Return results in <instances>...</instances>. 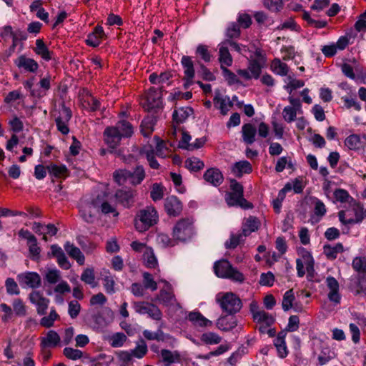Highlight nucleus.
Wrapping results in <instances>:
<instances>
[{"mask_svg": "<svg viewBox=\"0 0 366 366\" xmlns=\"http://www.w3.org/2000/svg\"><path fill=\"white\" fill-rule=\"evenodd\" d=\"M255 55L256 58L249 59L247 68L237 69V74L232 72L227 67L221 69L222 76L229 85H242V81L259 78L265 60L259 51H257Z\"/></svg>", "mask_w": 366, "mask_h": 366, "instance_id": "obj_1", "label": "nucleus"}, {"mask_svg": "<svg viewBox=\"0 0 366 366\" xmlns=\"http://www.w3.org/2000/svg\"><path fill=\"white\" fill-rule=\"evenodd\" d=\"M133 134V128L131 124L127 121H119L115 127L106 128L104 132V137L106 144L114 149L119 144L122 137H131Z\"/></svg>", "mask_w": 366, "mask_h": 366, "instance_id": "obj_2", "label": "nucleus"}, {"mask_svg": "<svg viewBox=\"0 0 366 366\" xmlns=\"http://www.w3.org/2000/svg\"><path fill=\"white\" fill-rule=\"evenodd\" d=\"M298 258L296 259L297 275L302 277L306 273L307 278L311 280L315 276L314 259L311 253L303 247L297 249Z\"/></svg>", "mask_w": 366, "mask_h": 366, "instance_id": "obj_3", "label": "nucleus"}, {"mask_svg": "<svg viewBox=\"0 0 366 366\" xmlns=\"http://www.w3.org/2000/svg\"><path fill=\"white\" fill-rule=\"evenodd\" d=\"M158 221L157 212L154 207H149L141 209L134 218V227L139 232L148 230Z\"/></svg>", "mask_w": 366, "mask_h": 366, "instance_id": "obj_4", "label": "nucleus"}, {"mask_svg": "<svg viewBox=\"0 0 366 366\" xmlns=\"http://www.w3.org/2000/svg\"><path fill=\"white\" fill-rule=\"evenodd\" d=\"M215 300L222 310L229 315L238 312L242 307L241 300L233 292H219Z\"/></svg>", "mask_w": 366, "mask_h": 366, "instance_id": "obj_5", "label": "nucleus"}, {"mask_svg": "<svg viewBox=\"0 0 366 366\" xmlns=\"http://www.w3.org/2000/svg\"><path fill=\"white\" fill-rule=\"evenodd\" d=\"M214 270L215 274L221 278H227L238 282H242L244 280V274L234 268L229 262L225 259L216 262Z\"/></svg>", "mask_w": 366, "mask_h": 366, "instance_id": "obj_6", "label": "nucleus"}, {"mask_svg": "<svg viewBox=\"0 0 366 366\" xmlns=\"http://www.w3.org/2000/svg\"><path fill=\"white\" fill-rule=\"evenodd\" d=\"M194 234L193 222L189 218H183L177 222L172 229V236L177 242H186Z\"/></svg>", "mask_w": 366, "mask_h": 366, "instance_id": "obj_7", "label": "nucleus"}, {"mask_svg": "<svg viewBox=\"0 0 366 366\" xmlns=\"http://www.w3.org/2000/svg\"><path fill=\"white\" fill-rule=\"evenodd\" d=\"M134 311L142 315H147L148 317L159 321L162 318V312L154 304L145 301L134 302L133 303Z\"/></svg>", "mask_w": 366, "mask_h": 366, "instance_id": "obj_8", "label": "nucleus"}, {"mask_svg": "<svg viewBox=\"0 0 366 366\" xmlns=\"http://www.w3.org/2000/svg\"><path fill=\"white\" fill-rule=\"evenodd\" d=\"M140 104L147 111L160 108L162 106L161 92L154 87L150 88L142 98Z\"/></svg>", "mask_w": 366, "mask_h": 366, "instance_id": "obj_9", "label": "nucleus"}, {"mask_svg": "<svg viewBox=\"0 0 366 366\" xmlns=\"http://www.w3.org/2000/svg\"><path fill=\"white\" fill-rule=\"evenodd\" d=\"M164 282V285L159 291L157 297V300L166 307H174L177 309L181 308L179 303L177 302L172 285L165 280H160Z\"/></svg>", "mask_w": 366, "mask_h": 366, "instance_id": "obj_10", "label": "nucleus"}, {"mask_svg": "<svg viewBox=\"0 0 366 366\" xmlns=\"http://www.w3.org/2000/svg\"><path fill=\"white\" fill-rule=\"evenodd\" d=\"M19 237L26 240L29 248V257L33 260L40 259L41 248L38 245L36 237L28 229H21L19 231Z\"/></svg>", "mask_w": 366, "mask_h": 366, "instance_id": "obj_11", "label": "nucleus"}, {"mask_svg": "<svg viewBox=\"0 0 366 366\" xmlns=\"http://www.w3.org/2000/svg\"><path fill=\"white\" fill-rule=\"evenodd\" d=\"M99 212V209L97 198L90 202H83L79 209L81 217L88 223H93L96 220Z\"/></svg>", "mask_w": 366, "mask_h": 366, "instance_id": "obj_12", "label": "nucleus"}, {"mask_svg": "<svg viewBox=\"0 0 366 366\" xmlns=\"http://www.w3.org/2000/svg\"><path fill=\"white\" fill-rule=\"evenodd\" d=\"M350 44V38L347 36H340L336 43H331L328 45L322 46L321 51L325 57H333L338 51H342L347 48Z\"/></svg>", "mask_w": 366, "mask_h": 366, "instance_id": "obj_13", "label": "nucleus"}, {"mask_svg": "<svg viewBox=\"0 0 366 366\" xmlns=\"http://www.w3.org/2000/svg\"><path fill=\"white\" fill-rule=\"evenodd\" d=\"M181 64L184 72V76L182 79L184 81V87L187 89L194 82V78L195 76V71L194 68V63L190 56H183L181 59Z\"/></svg>", "mask_w": 366, "mask_h": 366, "instance_id": "obj_14", "label": "nucleus"}, {"mask_svg": "<svg viewBox=\"0 0 366 366\" xmlns=\"http://www.w3.org/2000/svg\"><path fill=\"white\" fill-rule=\"evenodd\" d=\"M29 299L36 306L38 315H44L46 314L50 301L41 292L32 291L29 294Z\"/></svg>", "mask_w": 366, "mask_h": 366, "instance_id": "obj_15", "label": "nucleus"}, {"mask_svg": "<svg viewBox=\"0 0 366 366\" xmlns=\"http://www.w3.org/2000/svg\"><path fill=\"white\" fill-rule=\"evenodd\" d=\"M137 191L133 189H119L115 193V197L119 204L125 208L134 205Z\"/></svg>", "mask_w": 366, "mask_h": 366, "instance_id": "obj_16", "label": "nucleus"}, {"mask_svg": "<svg viewBox=\"0 0 366 366\" xmlns=\"http://www.w3.org/2000/svg\"><path fill=\"white\" fill-rule=\"evenodd\" d=\"M19 284L31 288H37L41 285V277L39 274L34 272L21 273L17 276Z\"/></svg>", "mask_w": 366, "mask_h": 366, "instance_id": "obj_17", "label": "nucleus"}, {"mask_svg": "<svg viewBox=\"0 0 366 366\" xmlns=\"http://www.w3.org/2000/svg\"><path fill=\"white\" fill-rule=\"evenodd\" d=\"M325 282L329 290L327 294L328 299L335 305H339L341 300V295L337 280L335 277L330 276L326 278Z\"/></svg>", "mask_w": 366, "mask_h": 366, "instance_id": "obj_18", "label": "nucleus"}, {"mask_svg": "<svg viewBox=\"0 0 366 366\" xmlns=\"http://www.w3.org/2000/svg\"><path fill=\"white\" fill-rule=\"evenodd\" d=\"M80 101L82 107L87 111L95 112L100 108L99 101L86 89H83L81 92Z\"/></svg>", "mask_w": 366, "mask_h": 366, "instance_id": "obj_19", "label": "nucleus"}, {"mask_svg": "<svg viewBox=\"0 0 366 366\" xmlns=\"http://www.w3.org/2000/svg\"><path fill=\"white\" fill-rule=\"evenodd\" d=\"M71 117V112L69 109L63 107L59 112V116L56 118L55 122L57 129L62 134H67L69 132L68 127L69 122Z\"/></svg>", "mask_w": 366, "mask_h": 366, "instance_id": "obj_20", "label": "nucleus"}, {"mask_svg": "<svg viewBox=\"0 0 366 366\" xmlns=\"http://www.w3.org/2000/svg\"><path fill=\"white\" fill-rule=\"evenodd\" d=\"M61 337L54 330H49L44 336L40 337V347L44 348H55L60 345Z\"/></svg>", "mask_w": 366, "mask_h": 366, "instance_id": "obj_21", "label": "nucleus"}, {"mask_svg": "<svg viewBox=\"0 0 366 366\" xmlns=\"http://www.w3.org/2000/svg\"><path fill=\"white\" fill-rule=\"evenodd\" d=\"M219 58L220 68L223 69L232 66L233 59L229 51V44L227 40L219 44Z\"/></svg>", "mask_w": 366, "mask_h": 366, "instance_id": "obj_22", "label": "nucleus"}, {"mask_svg": "<svg viewBox=\"0 0 366 366\" xmlns=\"http://www.w3.org/2000/svg\"><path fill=\"white\" fill-rule=\"evenodd\" d=\"M14 64L19 69L31 73H34L39 68V64L34 59L24 55H21L15 59Z\"/></svg>", "mask_w": 366, "mask_h": 366, "instance_id": "obj_23", "label": "nucleus"}, {"mask_svg": "<svg viewBox=\"0 0 366 366\" xmlns=\"http://www.w3.org/2000/svg\"><path fill=\"white\" fill-rule=\"evenodd\" d=\"M164 208L169 216H178L182 210L181 202L174 196H170L166 198L164 201Z\"/></svg>", "mask_w": 366, "mask_h": 366, "instance_id": "obj_24", "label": "nucleus"}, {"mask_svg": "<svg viewBox=\"0 0 366 366\" xmlns=\"http://www.w3.org/2000/svg\"><path fill=\"white\" fill-rule=\"evenodd\" d=\"M340 221L344 224H354L360 222L363 219L362 211H355V217L352 216V212L350 210H342L338 213Z\"/></svg>", "mask_w": 366, "mask_h": 366, "instance_id": "obj_25", "label": "nucleus"}, {"mask_svg": "<svg viewBox=\"0 0 366 366\" xmlns=\"http://www.w3.org/2000/svg\"><path fill=\"white\" fill-rule=\"evenodd\" d=\"M225 200L229 206H239L244 209L252 208V204L247 202L242 194H237L234 192H228L225 195Z\"/></svg>", "mask_w": 366, "mask_h": 366, "instance_id": "obj_26", "label": "nucleus"}, {"mask_svg": "<svg viewBox=\"0 0 366 366\" xmlns=\"http://www.w3.org/2000/svg\"><path fill=\"white\" fill-rule=\"evenodd\" d=\"M204 179L214 187L219 186L224 180V177L217 168H209L204 174Z\"/></svg>", "mask_w": 366, "mask_h": 366, "instance_id": "obj_27", "label": "nucleus"}, {"mask_svg": "<svg viewBox=\"0 0 366 366\" xmlns=\"http://www.w3.org/2000/svg\"><path fill=\"white\" fill-rule=\"evenodd\" d=\"M170 135L174 139H177L178 136H179L181 139L179 142V147L189 150L191 136L186 131L181 128L174 127L170 132Z\"/></svg>", "mask_w": 366, "mask_h": 366, "instance_id": "obj_28", "label": "nucleus"}, {"mask_svg": "<svg viewBox=\"0 0 366 366\" xmlns=\"http://www.w3.org/2000/svg\"><path fill=\"white\" fill-rule=\"evenodd\" d=\"M253 320L254 322L260 325L259 330L262 333L265 332L267 327L273 325L275 320L274 317L272 315L266 312L264 310H262L260 313H257Z\"/></svg>", "mask_w": 366, "mask_h": 366, "instance_id": "obj_29", "label": "nucleus"}, {"mask_svg": "<svg viewBox=\"0 0 366 366\" xmlns=\"http://www.w3.org/2000/svg\"><path fill=\"white\" fill-rule=\"evenodd\" d=\"M105 37L106 35L103 28L97 25L94 27L93 31L87 36L86 43L89 46L96 47L101 44Z\"/></svg>", "mask_w": 366, "mask_h": 366, "instance_id": "obj_30", "label": "nucleus"}, {"mask_svg": "<svg viewBox=\"0 0 366 366\" xmlns=\"http://www.w3.org/2000/svg\"><path fill=\"white\" fill-rule=\"evenodd\" d=\"M260 227V221L258 218L249 216L244 218L242 225V233L244 237L249 236L251 233L257 231Z\"/></svg>", "mask_w": 366, "mask_h": 366, "instance_id": "obj_31", "label": "nucleus"}, {"mask_svg": "<svg viewBox=\"0 0 366 366\" xmlns=\"http://www.w3.org/2000/svg\"><path fill=\"white\" fill-rule=\"evenodd\" d=\"M188 320L195 326L199 327H212L213 323L206 318L199 312L193 311L189 313Z\"/></svg>", "mask_w": 366, "mask_h": 366, "instance_id": "obj_32", "label": "nucleus"}, {"mask_svg": "<svg viewBox=\"0 0 366 366\" xmlns=\"http://www.w3.org/2000/svg\"><path fill=\"white\" fill-rule=\"evenodd\" d=\"M214 106L219 109L223 115L227 114L229 109L233 106L229 97H222L219 93H217L214 98Z\"/></svg>", "mask_w": 366, "mask_h": 366, "instance_id": "obj_33", "label": "nucleus"}, {"mask_svg": "<svg viewBox=\"0 0 366 366\" xmlns=\"http://www.w3.org/2000/svg\"><path fill=\"white\" fill-rule=\"evenodd\" d=\"M237 325L235 317L223 315L219 317L216 322L217 327L222 331H229L234 328Z\"/></svg>", "mask_w": 366, "mask_h": 366, "instance_id": "obj_34", "label": "nucleus"}, {"mask_svg": "<svg viewBox=\"0 0 366 366\" xmlns=\"http://www.w3.org/2000/svg\"><path fill=\"white\" fill-rule=\"evenodd\" d=\"M242 137L247 144H252L255 142L257 128L251 123L244 124L242 127Z\"/></svg>", "mask_w": 366, "mask_h": 366, "instance_id": "obj_35", "label": "nucleus"}, {"mask_svg": "<svg viewBox=\"0 0 366 366\" xmlns=\"http://www.w3.org/2000/svg\"><path fill=\"white\" fill-rule=\"evenodd\" d=\"M97 204L99 206V212L104 214H112L114 217L119 216V212L114 205H112L104 197L98 196L97 197Z\"/></svg>", "mask_w": 366, "mask_h": 366, "instance_id": "obj_36", "label": "nucleus"}, {"mask_svg": "<svg viewBox=\"0 0 366 366\" xmlns=\"http://www.w3.org/2000/svg\"><path fill=\"white\" fill-rule=\"evenodd\" d=\"M162 362L164 366H170L172 364L180 362V355L177 351L162 350L160 352Z\"/></svg>", "mask_w": 366, "mask_h": 366, "instance_id": "obj_37", "label": "nucleus"}, {"mask_svg": "<svg viewBox=\"0 0 366 366\" xmlns=\"http://www.w3.org/2000/svg\"><path fill=\"white\" fill-rule=\"evenodd\" d=\"M350 289L355 295L366 296V276H358L352 282Z\"/></svg>", "mask_w": 366, "mask_h": 366, "instance_id": "obj_38", "label": "nucleus"}, {"mask_svg": "<svg viewBox=\"0 0 366 366\" xmlns=\"http://www.w3.org/2000/svg\"><path fill=\"white\" fill-rule=\"evenodd\" d=\"M252 171V165L247 161L236 162L232 167V172L237 177H241L244 174H250Z\"/></svg>", "mask_w": 366, "mask_h": 366, "instance_id": "obj_39", "label": "nucleus"}, {"mask_svg": "<svg viewBox=\"0 0 366 366\" xmlns=\"http://www.w3.org/2000/svg\"><path fill=\"white\" fill-rule=\"evenodd\" d=\"M64 249L71 257L78 262V264L80 265H83L84 264V256L78 247L70 242H66L64 244Z\"/></svg>", "mask_w": 366, "mask_h": 366, "instance_id": "obj_40", "label": "nucleus"}, {"mask_svg": "<svg viewBox=\"0 0 366 366\" xmlns=\"http://www.w3.org/2000/svg\"><path fill=\"white\" fill-rule=\"evenodd\" d=\"M49 174L56 177L65 179L69 176V170L65 165L50 164L47 166Z\"/></svg>", "mask_w": 366, "mask_h": 366, "instance_id": "obj_41", "label": "nucleus"}, {"mask_svg": "<svg viewBox=\"0 0 366 366\" xmlns=\"http://www.w3.org/2000/svg\"><path fill=\"white\" fill-rule=\"evenodd\" d=\"M156 122V117L153 115H148L142 120L141 132L144 137H149L152 134Z\"/></svg>", "mask_w": 366, "mask_h": 366, "instance_id": "obj_42", "label": "nucleus"}, {"mask_svg": "<svg viewBox=\"0 0 366 366\" xmlns=\"http://www.w3.org/2000/svg\"><path fill=\"white\" fill-rule=\"evenodd\" d=\"M145 171L142 166H137L133 172L129 171V182L132 185H138L142 183V182L145 178Z\"/></svg>", "mask_w": 366, "mask_h": 366, "instance_id": "obj_43", "label": "nucleus"}, {"mask_svg": "<svg viewBox=\"0 0 366 366\" xmlns=\"http://www.w3.org/2000/svg\"><path fill=\"white\" fill-rule=\"evenodd\" d=\"M192 112L191 107L177 108L173 112V121L177 124L181 123L192 114Z\"/></svg>", "mask_w": 366, "mask_h": 366, "instance_id": "obj_44", "label": "nucleus"}, {"mask_svg": "<svg viewBox=\"0 0 366 366\" xmlns=\"http://www.w3.org/2000/svg\"><path fill=\"white\" fill-rule=\"evenodd\" d=\"M34 51L45 61H49L52 58L51 52L49 51L42 39H37L36 41Z\"/></svg>", "mask_w": 366, "mask_h": 366, "instance_id": "obj_45", "label": "nucleus"}, {"mask_svg": "<svg viewBox=\"0 0 366 366\" xmlns=\"http://www.w3.org/2000/svg\"><path fill=\"white\" fill-rule=\"evenodd\" d=\"M344 251L343 245L341 243L335 244H327L324 246V254L328 259H335L337 254Z\"/></svg>", "mask_w": 366, "mask_h": 366, "instance_id": "obj_46", "label": "nucleus"}, {"mask_svg": "<svg viewBox=\"0 0 366 366\" xmlns=\"http://www.w3.org/2000/svg\"><path fill=\"white\" fill-rule=\"evenodd\" d=\"M270 67L274 73L280 76H286L289 71L288 66L277 58L272 61Z\"/></svg>", "mask_w": 366, "mask_h": 366, "instance_id": "obj_47", "label": "nucleus"}, {"mask_svg": "<svg viewBox=\"0 0 366 366\" xmlns=\"http://www.w3.org/2000/svg\"><path fill=\"white\" fill-rule=\"evenodd\" d=\"M200 340L205 345H217L221 342L222 337L213 332H206L202 334Z\"/></svg>", "mask_w": 366, "mask_h": 366, "instance_id": "obj_48", "label": "nucleus"}, {"mask_svg": "<svg viewBox=\"0 0 366 366\" xmlns=\"http://www.w3.org/2000/svg\"><path fill=\"white\" fill-rule=\"evenodd\" d=\"M59 319V315L54 308H51L48 316L42 317L40 320V325L46 328L54 326V322Z\"/></svg>", "mask_w": 366, "mask_h": 366, "instance_id": "obj_49", "label": "nucleus"}, {"mask_svg": "<svg viewBox=\"0 0 366 366\" xmlns=\"http://www.w3.org/2000/svg\"><path fill=\"white\" fill-rule=\"evenodd\" d=\"M345 145L350 150H358L362 147V143L359 135L351 134L345 139Z\"/></svg>", "mask_w": 366, "mask_h": 366, "instance_id": "obj_50", "label": "nucleus"}, {"mask_svg": "<svg viewBox=\"0 0 366 366\" xmlns=\"http://www.w3.org/2000/svg\"><path fill=\"white\" fill-rule=\"evenodd\" d=\"M44 280L49 285H55L61 280V272L57 269H48L45 272Z\"/></svg>", "mask_w": 366, "mask_h": 366, "instance_id": "obj_51", "label": "nucleus"}, {"mask_svg": "<svg viewBox=\"0 0 366 366\" xmlns=\"http://www.w3.org/2000/svg\"><path fill=\"white\" fill-rule=\"evenodd\" d=\"M302 113V111L297 110L296 109V108H294L293 107L287 106L283 109L282 117L285 122H287V123H291L296 119L297 114Z\"/></svg>", "mask_w": 366, "mask_h": 366, "instance_id": "obj_52", "label": "nucleus"}, {"mask_svg": "<svg viewBox=\"0 0 366 366\" xmlns=\"http://www.w3.org/2000/svg\"><path fill=\"white\" fill-rule=\"evenodd\" d=\"M142 153L146 156L151 168L154 169H159V164L154 158V151L152 147H144L142 150Z\"/></svg>", "mask_w": 366, "mask_h": 366, "instance_id": "obj_53", "label": "nucleus"}, {"mask_svg": "<svg viewBox=\"0 0 366 366\" xmlns=\"http://www.w3.org/2000/svg\"><path fill=\"white\" fill-rule=\"evenodd\" d=\"M144 262L147 267L154 268L157 265V259L151 247L146 249L143 254Z\"/></svg>", "mask_w": 366, "mask_h": 366, "instance_id": "obj_54", "label": "nucleus"}, {"mask_svg": "<svg viewBox=\"0 0 366 366\" xmlns=\"http://www.w3.org/2000/svg\"><path fill=\"white\" fill-rule=\"evenodd\" d=\"M352 265V268L359 273V276L366 277V257H355Z\"/></svg>", "mask_w": 366, "mask_h": 366, "instance_id": "obj_55", "label": "nucleus"}, {"mask_svg": "<svg viewBox=\"0 0 366 366\" xmlns=\"http://www.w3.org/2000/svg\"><path fill=\"white\" fill-rule=\"evenodd\" d=\"M81 280L85 284L90 285L92 287H95L97 282L95 281L94 269L90 268L85 269L81 275Z\"/></svg>", "mask_w": 366, "mask_h": 366, "instance_id": "obj_56", "label": "nucleus"}, {"mask_svg": "<svg viewBox=\"0 0 366 366\" xmlns=\"http://www.w3.org/2000/svg\"><path fill=\"white\" fill-rule=\"evenodd\" d=\"M184 164L185 167L192 171H199L204 166V162L195 157L187 159Z\"/></svg>", "mask_w": 366, "mask_h": 366, "instance_id": "obj_57", "label": "nucleus"}, {"mask_svg": "<svg viewBox=\"0 0 366 366\" xmlns=\"http://www.w3.org/2000/svg\"><path fill=\"white\" fill-rule=\"evenodd\" d=\"M294 300H295V295H294L293 290H287L283 296L282 302V309L285 311H288L290 309L293 308L294 307V306H293Z\"/></svg>", "mask_w": 366, "mask_h": 366, "instance_id": "obj_58", "label": "nucleus"}, {"mask_svg": "<svg viewBox=\"0 0 366 366\" xmlns=\"http://www.w3.org/2000/svg\"><path fill=\"white\" fill-rule=\"evenodd\" d=\"M154 139L157 144L156 155L162 158H164L169 156L170 149L167 147L166 142L162 140H159V139L157 137H155Z\"/></svg>", "mask_w": 366, "mask_h": 366, "instance_id": "obj_59", "label": "nucleus"}, {"mask_svg": "<svg viewBox=\"0 0 366 366\" xmlns=\"http://www.w3.org/2000/svg\"><path fill=\"white\" fill-rule=\"evenodd\" d=\"M12 307L13 313L16 316L24 317L26 315V307L21 299H14L12 302Z\"/></svg>", "mask_w": 366, "mask_h": 366, "instance_id": "obj_60", "label": "nucleus"}, {"mask_svg": "<svg viewBox=\"0 0 366 366\" xmlns=\"http://www.w3.org/2000/svg\"><path fill=\"white\" fill-rule=\"evenodd\" d=\"M302 19L305 21H307V23L309 26H313L317 29L325 28L327 24L326 21L315 20V19H312L310 16V14L307 12H304L302 14Z\"/></svg>", "mask_w": 366, "mask_h": 366, "instance_id": "obj_61", "label": "nucleus"}, {"mask_svg": "<svg viewBox=\"0 0 366 366\" xmlns=\"http://www.w3.org/2000/svg\"><path fill=\"white\" fill-rule=\"evenodd\" d=\"M157 241L162 247H174L178 242L174 237L170 238L168 234L164 233L158 234Z\"/></svg>", "mask_w": 366, "mask_h": 366, "instance_id": "obj_62", "label": "nucleus"}, {"mask_svg": "<svg viewBox=\"0 0 366 366\" xmlns=\"http://www.w3.org/2000/svg\"><path fill=\"white\" fill-rule=\"evenodd\" d=\"M103 285L107 293L114 294L116 292L114 277H112L109 272L108 274L104 276L103 278Z\"/></svg>", "mask_w": 366, "mask_h": 366, "instance_id": "obj_63", "label": "nucleus"}, {"mask_svg": "<svg viewBox=\"0 0 366 366\" xmlns=\"http://www.w3.org/2000/svg\"><path fill=\"white\" fill-rule=\"evenodd\" d=\"M128 175H129V171L126 169H119L114 172L113 177L118 184L122 185L129 179Z\"/></svg>", "mask_w": 366, "mask_h": 366, "instance_id": "obj_64", "label": "nucleus"}]
</instances>
